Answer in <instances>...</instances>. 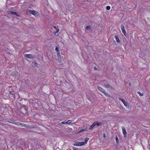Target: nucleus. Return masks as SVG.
<instances>
[{"mask_svg":"<svg viewBox=\"0 0 150 150\" xmlns=\"http://www.w3.org/2000/svg\"><path fill=\"white\" fill-rule=\"evenodd\" d=\"M62 123L63 124H67V123H66V122H62Z\"/></svg>","mask_w":150,"mask_h":150,"instance_id":"24","label":"nucleus"},{"mask_svg":"<svg viewBox=\"0 0 150 150\" xmlns=\"http://www.w3.org/2000/svg\"><path fill=\"white\" fill-rule=\"evenodd\" d=\"M137 93L140 96H143V93H141L139 91H138L137 92Z\"/></svg>","mask_w":150,"mask_h":150,"instance_id":"19","label":"nucleus"},{"mask_svg":"<svg viewBox=\"0 0 150 150\" xmlns=\"http://www.w3.org/2000/svg\"><path fill=\"white\" fill-rule=\"evenodd\" d=\"M29 13L35 16H38V13L35 10H30L29 11Z\"/></svg>","mask_w":150,"mask_h":150,"instance_id":"1","label":"nucleus"},{"mask_svg":"<svg viewBox=\"0 0 150 150\" xmlns=\"http://www.w3.org/2000/svg\"><path fill=\"white\" fill-rule=\"evenodd\" d=\"M105 134H103V137H105Z\"/></svg>","mask_w":150,"mask_h":150,"instance_id":"26","label":"nucleus"},{"mask_svg":"<svg viewBox=\"0 0 150 150\" xmlns=\"http://www.w3.org/2000/svg\"><path fill=\"white\" fill-rule=\"evenodd\" d=\"M12 15H14L17 16H18V14L16 12H14L13 11H10L9 12Z\"/></svg>","mask_w":150,"mask_h":150,"instance_id":"10","label":"nucleus"},{"mask_svg":"<svg viewBox=\"0 0 150 150\" xmlns=\"http://www.w3.org/2000/svg\"><path fill=\"white\" fill-rule=\"evenodd\" d=\"M115 140H116V143H117V142H118V141H119V139L118 138V137H115Z\"/></svg>","mask_w":150,"mask_h":150,"instance_id":"21","label":"nucleus"},{"mask_svg":"<svg viewBox=\"0 0 150 150\" xmlns=\"http://www.w3.org/2000/svg\"><path fill=\"white\" fill-rule=\"evenodd\" d=\"M54 28L56 29V33H58L59 31V29L56 26H54Z\"/></svg>","mask_w":150,"mask_h":150,"instance_id":"15","label":"nucleus"},{"mask_svg":"<svg viewBox=\"0 0 150 150\" xmlns=\"http://www.w3.org/2000/svg\"><path fill=\"white\" fill-rule=\"evenodd\" d=\"M120 27H121V28L122 30V33L125 35L126 34V31L125 30V28L124 26H123V25H121Z\"/></svg>","mask_w":150,"mask_h":150,"instance_id":"6","label":"nucleus"},{"mask_svg":"<svg viewBox=\"0 0 150 150\" xmlns=\"http://www.w3.org/2000/svg\"><path fill=\"white\" fill-rule=\"evenodd\" d=\"M86 128H85V129H82L81 131H86Z\"/></svg>","mask_w":150,"mask_h":150,"instance_id":"23","label":"nucleus"},{"mask_svg":"<svg viewBox=\"0 0 150 150\" xmlns=\"http://www.w3.org/2000/svg\"><path fill=\"white\" fill-rule=\"evenodd\" d=\"M83 143V142H75L74 145L75 146H81L84 145Z\"/></svg>","mask_w":150,"mask_h":150,"instance_id":"3","label":"nucleus"},{"mask_svg":"<svg viewBox=\"0 0 150 150\" xmlns=\"http://www.w3.org/2000/svg\"><path fill=\"white\" fill-rule=\"evenodd\" d=\"M104 86L107 88H109L110 89H112L113 87L111 86L108 84L107 82H105L104 83Z\"/></svg>","mask_w":150,"mask_h":150,"instance_id":"4","label":"nucleus"},{"mask_svg":"<svg viewBox=\"0 0 150 150\" xmlns=\"http://www.w3.org/2000/svg\"><path fill=\"white\" fill-rule=\"evenodd\" d=\"M72 122V121L71 120H68L67 122H66V123H67V124H70Z\"/></svg>","mask_w":150,"mask_h":150,"instance_id":"20","label":"nucleus"},{"mask_svg":"<svg viewBox=\"0 0 150 150\" xmlns=\"http://www.w3.org/2000/svg\"><path fill=\"white\" fill-rule=\"evenodd\" d=\"M115 38L116 41L117 42L119 43L120 42V40L119 39L118 37L117 36H115Z\"/></svg>","mask_w":150,"mask_h":150,"instance_id":"13","label":"nucleus"},{"mask_svg":"<svg viewBox=\"0 0 150 150\" xmlns=\"http://www.w3.org/2000/svg\"><path fill=\"white\" fill-rule=\"evenodd\" d=\"M110 6H107V7H106V9L108 10H109L110 9Z\"/></svg>","mask_w":150,"mask_h":150,"instance_id":"22","label":"nucleus"},{"mask_svg":"<svg viewBox=\"0 0 150 150\" xmlns=\"http://www.w3.org/2000/svg\"><path fill=\"white\" fill-rule=\"evenodd\" d=\"M25 56V57L29 58H32V56L30 54H26Z\"/></svg>","mask_w":150,"mask_h":150,"instance_id":"14","label":"nucleus"},{"mask_svg":"<svg viewBox=\"0 0 150 150\" xmlns=\"http://www.w3.org/2000/svg\"><path fill=\"white\" fill-rule=\"evenodd\" d=\"M98 90L100 91H101L106 96H109V95H108L105 91V90H104V89L103 88H102L100 87H98Z\"/></svg>","mask_w":150,"mask_h":150,"instance_id":"2","label":"nucleus"},{"mask_svg":"<svg viewBox=\"0 0 150 150\" xmlns=\"http://www.w3.org/2000/svg\"><path fill=\"white\" fill-rule=\"evenodd\" d=\"M91 28V26L90 25H87L86 27V29L87 30H89Z\"/></svg>","mask_w":150,"mask_h":150,"instance_id":"18","label":"nucleus"},{"mask_svg":"<svg viewBox=\"0 0 150 150\" xmlns=\"http://www.w3.org/2000/svg\"><path fill=\"white\" fill-rule=\"evenodd\" d=\"M89 139V138H88V137H86L85 138V141L84 142H83V143H84L83 144L84 145H85L86 144V143H87V141Z\"/></svg>","mask_w":150,"mask_h":150,"instance_id":"11","label":"nucleus"},{"mask_svg":"<svg viewBox=\"0 0 150 150\" xmlns=\"http://www.w3.org/2000/svg\"><path fill=\"white\" fill-rule=\"evenodd\" d=\"M21 123L19 122H17L15 123V124L19 126H21Z\"/></svg>","mask_w":150,"mask_h":150,"instance_id":"16","label":"nucleus"},{"mask_svg":"<svg viewBox=\"0 0 150 150\" xmlns=\"http://www.w3.org/2000/svg\"><path fill=\"white\" fill-rule=\"evenodd\" d=\"M119 99L120 101L122 102L125 106H127V103L125 101L124 99L121 98H120Z\"/></svg>","mask_w":150,"mask_h":150,"instance_id":"7","label":"nucleus"},{"mask_svg":"<svg viewBox=\"0 0 150 150\" xmlns=\"http://www.w3.org/2000/svg\"><path fill=\"white\" fill-rule=\"evenodd\" d=\"M94 126L95 127H97L101 125V123L98 122H94L93 124H95Z\"/></svg>","mask_w":150,"mask_h":150,"instance_id":"9","label":"nucleus"},{"mask_svg":"<svg viewBox=\"0 0 150 150\" xmlns=\"http://www.w3.org/2000/svg\"><path fill=\"white\" fill-rule=\"evenodd\" d=\"M55 50L56 51H57V55L58 57H60V54L58 48L57 47H56L55 48Z\"/></svg>","mask_w":150,"mask_h":150,"instance_id":"12","label":"nucleus"},{"mask_svg":"<svg viewBox=\"0 0 150 150\" xmlns=\"http://www.w3.org/2000/svg\"><path fill=\"white\" fill-rule=\"evenodd\" d=\"M74 150H78V149L76 148H74Z\"/></svg>","mask_w":150,"mask_h":150,"instance_id":"25","label":"nucleus"},{"mask_svg":"<svg viewBox=\"0 0 150 150\" xmlns=\"http://www.w3.org/2000/svg\"><path fill=\"white\" fill-rule=\"evenodd\" d=\"M123 134L125 137H126L127 135V132L126 131V129L124 127H122Z\"/></svg>","mask_w":150,"mask_h":150,"instance_id":"5","label":"nucleus"},{"mask_svg":"<svg viewBox=\"0 0 150 150\" xmlns=\"http://www.w3.org/2000/svg\"><path fill=\"white\" fill-rule=\"evenodd\" d=\"M21 127H23L25 128H26L28 129H30L31 127H30L28 125H26L22 123L21 125Z\"/></svg>","mask_w":150,"mask_h":150,"instance_id":"8","label":"nucleus"},{"mask_svg":"<svg viewBox=\"0 0 150 150\" xmlns=\"http://www.w3.org/2000/svg\"><path fill=\"white\" fill-rule=\"evenodd\" d=\"M94 125H95V124H93L91 126V127L89 129L91 130L93 129L94 127H95Z\"/></svg>","mask_w":150,"mask_h":150,"instance_id":"17","label":"nucleus"},{"mask_svg":"<svg viewBox=\"0 0 150 150\" xmlns=\"http://www.w3.org/2000/svg\"><path fill=\"white\" fill-rule=\"evenodd\" d=\"M94 68H95V69H96V67H94Z\"/></svg>","mask_w":150,"mask_h":150,"instance_id":"27","label":"nucleus"}]
</instances>
